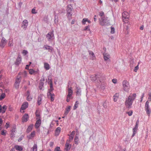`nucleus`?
Here are the masks:
<instances>
[{"label": "nucleus", "instance_id": "f257e3e1", "mask_svg": "<svg viewBox=\"0 0 151 151\" xmlns=\"http://www.w3.org/2000/svg\"><path fill=\"white\" fill-rule=\"evenodd\" d=\"M136 97V94L134 93L131 94L127 99L125 102V105L127 108L129 109L131 108L133 102Z\"/></svg>", "mask_w": 151, "mask_h": 151}, {"label": "nucleus", "instance_id": "f03ea898", "mask_svg": "<svg viewBox=\"0 0 151 151\" xmlns=\"http://www.w3.org/2000/svg\"><path fill=\"white\" fill-rule=\"evenodd\" d=\"M67 90L68 94L66 96V101L68 102L70 99H73L72 96L73 93V91L72 90V88L71 87H69V86H68Z\"/></svg>", "mask_w": 151, "mask_h": 151}, {"label": "nucleus", "instance_id": "7ed1b4c3", "mask_svg": "<svg viewBox=\"0 0 151 151\" xmlns=\"http://www.w3.org/2000/svg\"><path fill=\"white\" fill-rule=\"evenodd\" d=\"M67 16L68 18H70L71 17L72 15V12L73 10V8L72 5L69 4L68 5L66 9Z\"/></svg>", "mask_w": 151, "mask_h": 151}, {"label": "nucleus", "instance_id": "20e7f679", "mask_svg": "<svg viewBox=\"0 0 151 151\" xmlns=\"http://www.w3.org/2000/svg\"><path fill=\"white\" fill-rule=\"evenodd\" d=\"M122 86L123 90L126 92H128L130 88L129 82L126 80H124L122 82Z\"/></svg>", "mask_w": 151, "mask_h": 151}, {"label": "nucleus", "instance_id": "39448f33", "mask_svg": "<svg viewBox=\"0 0 151 151\" xmlns=\"http://www.w3.org/2000/svg\"><path fill=\"white\" fill-rule=\"evenodd\" d=\"M99 23L100 24L103 26H106L108 25L109 23L107 19V17L102 18L100 20Z\"/></svg>", "mask_w": 151, "mask_h": 151}, {"label": "nucleus", "instance_id": "423d86ee", "mask_svg": "<svg viewBox=\"0 0 151 151\" xmlns=\"http://www.w3.org/2000/svg\"><path fill=\"white\" fill-rule=\"evenodd\" d=\"M54 31H52L49 32L46 35V37L48 41H51L55 39Z\"/></svg>", "mask_w": 151, "mask_h": 151}, {"label": "nucleus", "instance_id": "0eeeda50", "mask_svg": "<svg viewBox=\"0 0 151 151\" xmlns=\"http://www.w3.org/2000/svg\"><path fill=\"white\" fill-rule=\"evenodd\" d=\"M149 102L147 101L145 103V110L147 115L149 116L150 114L151 110L149 107Z\"/></svg>", "mask_w": 151, "mask_h": 151}, {"label": "nucleus", "instance_id": "6e6552de", "mask_svg": "<svg viewBox=\"0 0 151 151\" xmlns=\"http://www.w3.org/2000/svg\"><path fill=\"white\" fill-rule=\"evenodd\" d=\"M22 78L21 76H18L16 79V82L14 84V87L16 88H18L19 87V83L21 81Z\"/></svg>", "mask_w": 151, "mask_h": 151}, {"label": "nucleus", "instance_id": "1a4fd4ad", "mask_svg": "<svg viewBox=\"0 0 151 151\" xmlns=\"http://www.w3.org/2000/svg\"><path fill=\"white\" fill-rule=\"evenodd\" d=\"M139 124V121L138 120H137L136 123V125L135 127L133 129V134L132 135V137H133L134 136L137 132L138 127Z\"/></svg>", "mask_w": 151, "mask_h": 151}, {"label": "nucleus", "instance_id": "9d476101", "mask_svg": "<svg viewBox=\"0 0 151 151\" xmlns=\"http://www.w3.org/2000/svg\"><path fill=\"white\" fill-rule=\"evenodd\" d=\"M28 104L27 102H25L23 103L21 107V108L20 111L22 112H24V111L23 110L25 109L28 107Z\"/></svg>", "mask_w": 151, "mask_h": 151}, {"label": "nucleus", "instance_id": "9b49d317", "mask_svg": "<svg viewBox=\"0 0 151 151\" xmlns=\"http://www.w3.org/2000/svg\"><path fill=\"white\" fill-rule=\"evenodd\" d=\"M70 142H69V141H67L65 144L64 150L65 151H68L70 149L71 145L70 144Z\"/></svg>", "mask_w": 151, "mask_h": 151}, {"label": "nucleus", "instance_id": "f8f14e48", "mask_svg": "<svg viewBox=\"0 0 151 151\" xmlns=\"http://www.w3.org/2000/svg\"><path fill=\"white\" fill-rule=\"evenodd\" d=\"M28 22L26 19L24 20L22 23V27L24 29H25L28 25Z\"/></svg>", "mask_w": 151, "mask_h": 151}, {"label": "nucleus", "instance_id": "ddd939ff", "mask_svg": "<svg viewBox=\"0 0 151 151\" xmlns=\"http://www.w3.org/2000/svg\"><path fill=\"white\" fill-rule=\"evenodd\" d=\"M7 106L6 105H4L2 107L0 105V113H4L5 112Z\"/></svg>", "mask_w": 151, "mask_h": 151}, {"label": "nucleus", "instance_id": "4468645a", "mask_svg": "<svg viewBox=\"0 0 151 151\" xmlns=\"http://www.w3.org/2000/svg\"><path fill=\"white\" fill-rule=\"evenodd\" d=\"M29 116L27 114H25L22 117V121L23 122H27L28 120Z\"/></svg>", "mask_w": 151, "mask_h": 151}, {"label": "nucleus", "instance_id": "2eb2a0df", "mask_svg": "<svg viewBox=\"0 0 151 151\" xmlns=\"http://www.w3.org/2000/svg\"><path fill=\"white\" fill-rule=\"evenodd\" d=\"M47 93V96L48 98L50 99L51 101H53L54 100L55 95L53 93Z\"/></svg>", "mask_w": 151, "mask_h": 151}, {"label": "nucleus", "instance_id": "dca6fc26", "mask_svg": "<svg viewBox=\"0 0 151 151\" xmlns=\"http://www.w3.org/2000/svg\"><path fill=\"white\" fill-rule=\"evenodd\" d=\"M37 121L35 125V127L36 129L39 128L41 124V120L40 119H37Z\"/></svg>", "mask_w": 151, "mask_h": 151}, {"label": "nucleus", "instance_id": "f3484780", "mask_svg": "<svg viewBox=\"0 0 151 151\" xmlns=\"http://www.w3.org/2000/svg\"><path fill=\"white\" fill-rule=\"evenodd\" d=\"M42 97L43 95L42 94H40L38 96L37 101L38 105H40L41 104Z\"/></svg>", "mask_w": 151, "mask_h": 151}, {"label": "nucleus", "instance_id": "a211bd4d", "mask_svg": "<svg viewBox=\"0 0 151 151\" xmlns=\"http://www.w3.org/2000/svg\"><path fill=\"white\" fill-rule=\"evenodd\" d=\"M26 95L27 96V100L29 101H31L32 99V97L30 96V92L29 91H27Z\"/></svg>", "mask_w": 151, "mask_h": 151}, {"label": "nucleus", "instance_id": "6ab92c4d", "mask_svg": "<svg viewBox=\"0 0 151 151\" xmlns=\"http://www.w3.org/2000/svg\"><path fill=\"white\" fill-rule=\"evenodd\" d=\"M44 48H45V50H48V51L50 52H51L53 50V47L47 45H45L44 46Z\"/></svg>", "mask_w": 151, "mask_h": 151}, {"label": "nucleus", "instance_id": "aec40b11", "mask_svg": "<svg viewBox=\"0 0 151 151\" xmlns=\"http://www.w3.org/2000/svg\"><path fill=\"white\" fill-rule=\"evenodd\" d=\"M6 44V40L4 38H3L1 41L0 43V46L1 47H3Z\"/></svg>", "mask_w": 151, "mask_h": 151}, {"label": "nucleus", "instance_id": "412c9836", "mask_svg": "<svg viewBox=\"0 0 151 151\" xmlns=\"http://www.w3.org/2000/svg\"><path fill=\"white\" fill-rule=\"evenodd\" d=\"M122 18H128L129 17V14L126 12H124L122 14Z\"/></svg>", "mask_w": 151, "mask_h": 151}, {"label": "nucleus", "instance_id": "4be33fe9", "mask_svg": "<svg viewBox=\"0 0 151 151\" xmlns=\"http://www.w3.org/2000/svg\"><path fill=\"white\" fill-rule=\"evenodd\" d=\"M36 132L35 131H33L31 134L28 136L29 139H31L34 137L35 135Z\"/></svg>", "mask_w": 151, "mask_h": 151}, {"label": "nucleus", "instance_id": "5701e85b", "mask_svg": "<svg viewBox=\"0 0 151 151\" xmlns=\"http://www.w3.org/2000/svg\"><path fill=\"white\" fill-rule=\"evenodd\" d=\"M15 149L18 151H21L23 150L22 147L20 146L16 145L14 146Z\"/></svg>", "mask_w": 151, "mask_h": 151}, {"label": "nucleus", "instance_id": "b1692460", "mask_svg": "<svg viewBox=\"0 0 151 151\" xmlns=\"http://www.w3.org/2000/svg\"><path fill=\"white\" fill-rule=\"evenodd\" d=\"M29 73L30 75H35L37 73V71H35L32 69H30L29 70Z\"/></svg>", "mask_w": 151, "mask_h": 151}, {"label": "nucleus", "instance_id": "393cba45", "mask_svg": "<svg viewBox=\"0 0 151 151\" xmlns=\"http://www.w3.org/2000/svg\"><path fill=\"white\" fill-rule=\"evenodd\" d=\"M71 108V106H68L65 109V111L64 113V114L67 115L70 111Z\"/></svg>", "mask_w": 151, "mask_h": 151}, {"label": "nucleus", "instance_id": "a878e982", "mask_svg": "<svg viewBox=\"0 0 151 151\" xmlns=\"http://www.w3.org/2000/svg\"><path fill=\"white\" fill-rule=\"evenodd\" d=\"M50 88L48 90L47 93H52V91L53 90L52 84V81H51L50 83Z\"/></svg>", "mask_w": 151, "mask_h": 151}, {"label": "nucleus", "instance_id": "bb28decb", "mask_svg": "<svg viewBox=\"0 0 151 151\" xmlns=\"http://www.w3.org/2000/svg\"><path fill=\"white\" fill-rule=\"evenodd\" d=\"M35 115L37 117L36 119H40V111L39 110H37L35 113Z\"/></svg>", "mask_w": 151, "mask_h": 151}, {"label": "nucleus", "instance_id": "cd10ccee", "mask_svg": "<svg viewBox=\"0 0 151 151\" xmlns=\"http://www.w3.org/2000/svg\"><path fill=\"white\" fill-rule=\"evenodd\" d=\"M33 126V125L32 124L29 125L27 129V132L29 133L30 132L32 129Z\"/></svg>", "mask_w": 151, "mask_h": 151}, {"label": "nucleus", "instance_id": "c85d7f7f", "mask_svg": "<svg viewBox=\"0 0 151 151\" xmlns=\"http://www.w3.org/2000/svg\"><path fill=\"white\" fill-rule=\"evenodd\" d=\"M104 58L105 60H107L110 58V55L107 54H104Z\"/></svg>", "mask_w": 151, "mask_h": 151}, {"label": "nucleus", "instance_id": "c756f323", "mask_svg": "<svg viewBox=\"0 0 151 151\" xmlns=\"http://www.w3.org/2000/svg\"><path fill=\"white\" fill-rule=\"evenodd\" d=\"M44 67L46 70H48L50 68L49 65L47 63H45L44 64Z\"/></svg>", "mask_w": 151, "mask_h": 151}, {"label": "nucleus", "instance_id": "7c9ffc66", "mask_svg": "<svg viewBox=\"0 0 151 151\" xmlns=\"http://www.w3.org/2000/svg\"><path fill=\"white\" fill-rule=\"evenodd\" d=\"M31 151H37V147L36 144H35L33 147L31 148Z\"/></svg>", "mask_w": 151, "mask_h": 151}, {"label": "nucleus", "instance_id": "2f4dec72", "mask_svg": "<svg viewBox=\"0 0 151 151\" xmlns=\"http://www.w3.org/2000/svg\"><path fill=\"white\" fill-rule=\"evenodd\" d=\"M61 131V128L58 127L55 130V134L56 135H58Z\"/></svg>", "mask_w": 151, "mask_h": 151}, {"label": "nucleus", "instance_id": "473e14b6", "mask_svg": "<svg viewBox=\"0 0 151 151\" xmlns=\"http://www.w3.org/2000/svg\"><path fill=\"white\" fill-rule=\"evenodd\" d=\"M99 15L101 17V19L103 17L104 18L105 17L104 16V13L103 12H100Z\"/></svg>", "mask_w": 151, "mask_h": 151}, {"label": "nucleus", "instance_id": "72a5a7b5", "mask_svg": "<svg viewBox=\"0 0 151 151\" xmlns=\"http://www.w3.org/2000/svg\"><path fill=\"white\" fill-rule=\"evenodd\" d=\"M79 103L78 101H76V102L75 104L74 107L73 108V110H75L76 109V108L78 107V106Z\"/></svg>", "mask_w": 151, "mask_h": 151}, {"label": "nucleus", "instance_id": "f704fd0d", "mask_svg": "<svg viewBox=\"0 0 151 151\" xmlns=\"http://www.w3.org/2000/svg\"><path fill=\"white\" fill-rule=\"evenodd\" d=\"M74 141L75 143L76 144H78V137L76 136L75 138Z\"/></svg>", "mask_w": 151, "mask_h": 151}, {"label": "nucleus", "instance_id": "c9c22d12", "mask_svg": "<svg viewBox=\"0 0 151 151\" xmlns=\"http://www.w3.org/2000/svg\"><path fill=\"white\" fill-rule=\"evenodd\" d=\"M76 89L77 90L76 92L77 94L79 95H80L81 92L80 89L78 87H77Z\"/></svg>", "mask_w": 151, "mask_h": 151}, {"label": "nucleus", "instance_id": "e433bc0d", "mask_svg": "<svg viewBox=\"0 0 151 151\" xmlns=\"http://www.w3.org/2000/svg\"><path fill=\"white\" fill-rule=\"evenodd\" d=\"M69 139L67 140V141H69V142H70L74 138V137L73 136L70 135H69Z\"/></svg>", "mask_w": 151, "mask_h": 151}, {"label": "nucleus", "instance_id": "4c0bfd02", "mask_svg": "<svg viewBox=\"0 0 151 151\" xmlns=\"http://www.w3.org/2000/svg\"><path fill=\"white\" fill-rule=\"evenodd\" d=\"M87 18H83L82 21V24L83 25H85L86 24V22H87Z\"/></svg>", "mask_w": 151, "mask_h": 151}, {"label": "nucleus", "instance_id": "58836bf2", "mask_svg": "<svg viewBox=\"0 0 151 151\" xmlns=\"http://www.w3.org/2000/svg\"><path fill=\"white\" fill-rule=\"evenodd\" d=\"M5 96V94L4 93H2L1 96L0 97V100H1L4 99Z\"/></svg>", "mask_w": 151, "mask_h": 151}, {"label": "nucleus", "instance_id": "ea45409f", "mask_svg": "<svg viewBox=\"0 0 151 151\" xmlns=\"http://www.w3.org/2000/svg\"><path fill=\"white\" fill-rule=\"evenodd\" d=\"M122 19L124 22L125 23H127L129 22V18H122Z\"/></svg>", "mask_w": 151, "mask_h": 151}, {"label": "nucleus", "instance_id": "a19ab883", "mask_svg": "<svg viewBox=\"0 0 151 151\" xmlns=\"http://www.w3.org/2000/svg\"><path fill=\"white\" fill-rule=\"evenodd\" d=\"M111 33L114 34L115 32V29L114 27H111Z\"/></svg>", "mask_w": 151, "mask_h": 151}, {"label": "nucleus", "instance_id": "79ce46f5", "mask_svg": "<svg viewBox=\"0 0 151 151\" xmlns=\"http://www.w3.org/2000/svg\"><path fill=\"white\" fill-rule=\"evenodd\" d=\"M28 53V52L27 51L25 50H23L22 52V54L24 55H25L26 54H27Z\"/></svg>", "mask_w": 151, "mask_h": 151}, {"label": "nucleus", "instance_id": "37998d69", "mask_svg": "<svg viewBox=\"0 0 151 151\" xmlns=\"http://www.w3.org/2000/svg\"><path fill=\"white\" fill-rule=\"evenodd\" d=\"M149 97L148 99V101L149 102V101H151V92H150L148 94Z\"/></svg>", "mask_w": 151, "mask_h": 151}, {"label": "nucleus", "instance_id": "c03bdc74", "mask_svg": "<svg viewBox=\"0 0 151 151\" xmlns=\"http://www.w3.org/2000/svg\"><path fill=\"white\" fill-rule=\"evenodd\" d=\"M139 68L138 65L136 66L134 68V71L135 72H137V70L139 69Z\"/></svg>", "mask_w": 151, "mask_h": 151}, {"label": "nucleus", "instance_id": "a18cd8bd", "mask_svg": "<svg viewBox=\"0 0 151 151\" xmlns=\"http://www.w3.org/2000/svg\"><path fill=\"white\" fill-rule=\"evenodd\" d=\"M54 151H62L60 150V147H57L55 149Z\"/></svg>", "mask_w": 151, "mask_h": 151}, {"label": "nucleus", "instance_id": "49530a36", "mask_svg": "<svg viewBox=\"0 0 151 151\" xmlns=\"http://www.w3.org/2000/svg\"><path fill=\"white\" fill-rule=\"evenodd\" d=\"M22 75L24 77H26L27 75V72L26 71H24V72L22 73Z\"/></svg>", "mask_w": 151, "mask_h": 151}, {"label": "nucleus", "instance_id": "de8ad7c7", "mask_svg": "<svg viewBox=\"0 0 151 151\" xmlns=\"http://www.w3.org/2000/svg\"><path fill=\"white\" fill-rule=\"evenodd\" d=\"M6 131L5 132L4 130H3L1 131V135L4 136H5L6 135Z\"/></svg>", "mask_w": 151, "mask_h": 151}, {"label": "nucleus", "instance_id": "09e8293b", "mask_svg": "<svg viewBox=\"0 0 151 151\" xmlns=\"http://www.w3.org/2000/svg\"><path fill=\"white\" fill-rule=\"evenodd\" d=\"M133 112L132 111H130L127 112V114L129 116H131Z\"/></svg>", "mask_w": 151, "mask_h": 151}, {"label": "nucleus", "instance_id": "8fccbe9b", "mask_svg": "<svg viewBox=\"0 0 151 151\" xmlns=\"http://www.w3.org/2000/svg\"><path fill=\"white\" fill-rule=\"evenodd\" d=\"M112 82L114 83H116L117 82V80L116 79H113L112 80Z\"/></svg>", "mask_w": 151, "mask_h": 151}, {"label": "nucleus", "instance_id": "3c124183", "mask_svg": "<svg viewBox=\"0 0 151 151\" xmlns=\"http://www.w3.org/2000/svg\"><path fill=\"white\" fill-rule=\"evenodd\" d=\"M31 12L32 14H35L36 13V12H35V9L34 8L32 9Z\"/></svg>", "mask_w": 151, "mask_h": 151}, {"label": "nucleus", "instance_id": "603ef678", "mask_svg": "<svg viewBox=\"0 0 151 151\" xmlns=\"http://www.w3.org/2000/svg\"><path fill=\"white\" fill-rule=\"evenodd\" d=\"M134 64V62L133 61H132V63H130L129 66L130 67H133Z\"/></svg>", "mask_w": 151, "mask_h": 151}, {"label": "nucleus", "instance_id": "864d4df0", "mask_svg": "<svg viewBox=\"0 0 151 151\" xmlns=\"http://www.w3.org/2000/svg\"><path fill=\"white\" fill-rule=\"evenodd\" d=\"M11 137L12 138H14V134L13 133H12L11 134Z\"/></svg>", "mask_w": 151, "mask_h": 151}, {"label": "nucleus", "instance_id": "5fc2aeb1", "mask_svg": "<svg viewBox=\"0 0 151 151\" xmlns=\"http://www.w3.org/2000/svg\"><path fill=\"white\" fill-rule=\"evenodd\" d=\"M93 76V77H92V78H93V79L92 78L91 79V80L92 81H95L96 79V76Z\"/></svg>", "mask_w": 151, "mask_h": 151}, {"label": "nucleus", "instance_id": "6e6d98bb", "mask_svg": "<svg viewBox=\"0 0 151 151\" xmlns=\"http://www.w3.org/2000/svg\"><path fill=\"white\" fill-rule=\"evenodd\" d=\"M75 133V132L74 131H73L71 133L70 135L73 136L74 137V135Z\"/></svg>", "mask_w": 151, "mask_h": 151}, {"label": "nucleus", "instance_id": "4d7b16f0", "mask_svg": "<svg viewBox=\"0 0 151 151\" xmlns=\"http://www.w3.org/2000/svg\"><path fill=\"white\" fill-rule=\"evenodd\" d=\"M118 98H117V97H114V96H113V100L114 101L116 102L117 101V100Z\"/></svg>", "mask_w": 151, "mask_h": 151}, {"label": "nucleus", "instance_id": "13d9d810", "mask_svg": "<svg viewBox=\"0 0 151 151\" xmlns=\"http://www.w3.org/2000/svg\"><path fill=\"white\" fill-rule=\"evenodd\" d=\"M114 97H117V98L118 99V97L119 96V94L118 93H116L115 94V95L114 96Z\"/></svg>", "mask_w": 151, "mask_h": 151}, {"label": "nucleus", "instance_id": "bf43d9fd", "mask_svg": "<svg viewBox=\"0 0 151 151\" xmlns=\"http://www.w3.org/2000/svg\"><path fill=\"white\" fill-rule=\"evenodd\" d=\"M89 26H88H88H86V27H85L84 28V30H87V29H88L89 28Z\"/></svg>", "mask_w": 151, "mask_h": 151}, {"label": "nucleus", "instance_id": "052dcab7", "mask_svg": "<svg viewBox=\"0 0 151 151\" xmlns=\"http://www.w3.org/2000/svg\"><path fill=\"white\" fill-rule=\"evenodd\" d=\"M54 145V143L53 142H51L50 143V146L51 147H52Z\"/></svg>", "mask_w": 151, "mask_h": 151}, {"label": "nucleus", "instance_id": "680f3d73", "mask_svg": "<svg viewBox=\"0 0 151 151\" xmlns=\"http://www.w3.org/2000/svg\"><path fill=\"white\" fill-rule=\"evenodd\" d=\"M9 126L10 125L9 124H8L7 123H6L5 127H6V129L9 127Z\"/></svg>", "mask_w": 151, "mask_h": 151}, {"label": "nucleus", "instance_id": "e2e57ef3", "mask_svg": "<svg viewBox=\"0 0 151 151\" xmlns=\"http://www.w3.org/2000/svg\"><path fill=\"white\" fill-rule=\"evenodd\" d=\"M15 128H13L12 130H11V132L14 133L15 132Z\"/></svg>", "mask_w": 151, "mask_h": 151}, {"label": "nucleus", "instance_id": "0e129e2a", "mask_svg": "<svg viewBox=\"0 0 151 151\" xmlns=\"http://www.w3.org/2000/svg\"><path fill=\"white\" fill-rule=\"evenodd\" d=\"M3 123V121L0 118V126H1Z\"/></svg>", "mask_w": 151, "mask_h": 151}, {"label": "nucleus", "instance_id": "69168bd1", "mask_svg": "<svg viewBox=\"0 0 151 151\" xmlns=\"http://www.w3.org/2000/svg\"><path fill=\"white\" fill-rule=\"evenodd\" d=\"M95 22H96V15H95L94 17V18H93Z\"/></svg>", "mask_w": 151, "mask_h": 151}, {"label": "nucleus", "instance_id": "338daca9", "mask_svg": "<svg viewBox=\"0 0 151 151\" xmlns=\"http://www.w3.org/2000/svg\"><path fill=\"white\" fill-rule=\"evenodd\" d=\"M19 60V61H20L19 62V63H20V61H21V58L20 57H19L17 58V60Z\"/></svg>", "mask_w": 151, "mask_h": 151}, {"label": "nucleus", "instance_id": "774afa93", "mask_svg": "<svg viewBox=\"0 0 151 151\" xmlns=\"http://www.w3.org/2000/svg\"><path fill=\"white\" fill-rule=\"evenodd\" d=\"M144 29V26H142L140 27V29L142 30L143 29Z\"/></svg>", "mask_w": 151, "mask_h": 151}]
</instances>
